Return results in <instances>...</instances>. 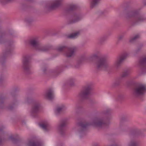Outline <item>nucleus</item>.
<instances>
[{
	"label": "nucleus",
	"instance_id": "nucleus-39",
	"mask_svg": "<svg viewBox=\"0 0 146 146\" xmlns=\"http://www.w3.org/2000/svg\"><path fill=\"white\" fill-rule=\"evenodd\" d=\"M26 1L31 2H32L34 1L35 0H25Z\"/></svg>",
	"mask_w": 146,
	"mask_h": 146
},
{
	"label": "nucleus",
	"instance_id": "nucleus-17",
	"mask_svg": "<svg viewBox=\"0 0 146 146\" xmlns=\"http://www.w3.org/2000/svg\"><path fill=\"white\" fill-rule=\"evenodd\" d=\"M40 126L45 131H48L51 128L50 124L47 122H45L40 124Z\"/></svg>",
	"mask_w": 146,
	"mask_h": 146
},
{
	"label": "nucleus",
	"instance_id": "nucleus-19",
	"mask_svg": "<svg viewBox=\"0 0 146 146\" xmlns=\"http://www.w3.org/2000/svg\"><path fill=\"white\" fill-rule=\"evenodd\" d=\"M79 34L80 32L79 31H77L69 35H68V38L71 39H75L78 37Z\"/></svg>",
	"mask_w": 146,
	"mask_h": 146
},
{
	"label": "nucleus",
	"instance_id": "nucleus-3",
	"mask_svg": "<svg viewBox=\"0 0 146 146\" xmlns=\"http://www.w3.org/2000/svg\"><path fill=\"white\" fill-rule=\"evenodd\" d=\"M91 58H97V60L96 64L97 68L98 69H106L108 68L110 64L104 58H98L97 55L94 54L92 55Z\"/></svg>",
	"mask_w": 146,
	"mask_h": 146
},
{
	"label": "nucleus",
	"instance_id": "nucleus-24",
	"mask_svg": "<svg viewBox=\"0 0 146 146\" xmlns=\"http://www.w3.org/2000/svg\"><path fill=\"white\" fill-rule=\"evenodd\" d=\"M128 146H139V143L135 139L132 140L129 143Z\"/></svg>",
	"mask_w": 146,
	"mask_h": 146
},
{
	"label": "nucleus",
	"instance_id": "nucleus-42",
	"mask_svg": "<svg viewBox=\"0 0 146 146\" xmlns=\"http://www.w3.org/2000/svg\"><path fill=\"white\" fill-rule=\"evenodd\" d=\"M119 83H117V82H115V84H117L116 85H115V86H116V85H119Z\"/></svg>",
	"mask_w": 146,
	"mask_h": 146
},
{
	"label": "nucleus",
	"instance_id": "nucleus-40",
	"mask_svg": "<svg viewBox=\"0 0 146 146\" xmlns=\"http://www.w3.org/2000/svg\"><path fill=\"white\" fill-rule=\"evenodd\" d=\"M104 13V11H101V12L100 13V15H103V14Z\"/></svg>",
	"mask_w": 146,
	"mask_h": 146
},
{
	"label": "nucleus",
	"instance_id": "nucleus-1",
	"mask_svg": "<svg viewBox=\"0 0 146 146\" xmlns=\"http://www.w3.org/2000/svg\"><path fill=\"white\" fill-rule=\"evenodd\" d=\"M111 111L110 109H108L101 113L98 117L94 118L92 122L88 123L86 122H80L78 124V131L80 136L85 135L87 131V128L91 125L99 128L105 127L110 124L109 119L107 117V115Z\"/></svg>",
	"mask_w": 146,
	"mask_h": 146
},
{
	"label": "nucleus",
	"instance_id": "nucleus-41",
	"mask_svg": "<svg viewBox=\"0 0 146 146\" xmlns=\"http://www.w3.org/2000/svg\"><path fill=\"white\" fill-rule=\"evenodd\" d=\"M9 109L10 110H12V107H9Z\"/></svg>",
	"mask_w": 146,
	"mask_h": 146
},
{
	"label": "nucleus",
	"instance_id": "nucleus-25",
	"mask_svg": "<svg viewBox=\"0 0 146 146\" xmlns=\"http://www.w3.org/2000/svg\"><path fill=\"white\" fill-rule=\"evenodd\" d=\"M8 45L9 47V49L6 51L5 53V55H8L10 54L12 50L11 44L10 43L8 42Z\"/></svg>",
	"mask_w": 146,
	"mask_h": 146
},
{
	"label": "nucleus",
	"instance_id": "nucleus-14",
	"mask_svg": "<svg viewBox=\"0 0 146 146\" xmlns=\"http://www.w3.org/2000/svg\"><path fill=\"white\" fill-rule=\"evenodd\" d=\"M43 96L45 98L49 100H52L54 97V92L51 89L46 90Z\"/></svg>",
	"mask_w": 146,
	"mask_h": 146
},
{
	"label": "nucleus",
	"instance_id": "nucleus-26",
	"mask_svg": "<svg viewBox=\"0 0 146 146\" xmlns=\"http://www.w3.org/2000/svg\"><path fill=\"white\" fill-rule=\"evenodd\" d=\"M63 68L64 67L63 66H60L57 67L53 72L56 73L59 72L63 70Z\"/></svg>",
	"mask_w": 146,
	"mask_h": 146
},
{
	"label": "nucleus",
	"instance_id": "nucleus-23",
	"mask_svg": "<svg viewBox=\"0 0 146 146\" xmlns=\"http://www.w3.org/2000/svg\"><path fill=\"white\" fill-rule=\"evenodd\" d=\"M127 129V126L124 123H121L119 127V130L122 131H126Z\"/></svg>",
	"mask_w": 146,
	"mask_h": 146
},
{
	"label": "nucleus",
	"instance_id": "nucleus-29",
	"mask_svg": "<svg viewBox=\"0 0 146 146\" xmlns=\"http://www.w3.org/2000/svg\"><path fill=\"white\" fill-rule=\"evenodd\" d=\"M107 38L106 36H104L100 38L99 40V42L102 43L106 41L107 39Z\"/></svg>",
	"mask_w": 146,
	"mask_h": 146
},
{
	"label": "nucleus",
	"instance_id": "nucleus-5",
	"mask_svg": "<svg viewBox=\"0 0 146 146\" xmlns=\"http://www.w3.org/2000/svg\"><path fill=\"white\" fill-rule=\"evenodd\" d=\"M91 89V86L90 84H88L84 86L78 94V98L81 100L87 98L90 93Z\"/></svg>",
	"mask_w": 146,
	"mask_h": 146
},
{
	"label": "nucleus",
	"instance_id": "nucleus-20",
	"mask_svg": "<svg viewBox=\"0 0 146 146\" xmlns=\"http://www.w3.org/2000/svg\"><path fill=\"white\" fill-rule=\"evenodd\" d=\"M130 74V72L129 70H124L122 73L120 79L125 78L128 76Z\"/></svg>",
	"mask_w": 146,
	"mask_h": 146
},
{
	"label": "nucleus",
	"instance_id": "nucleus-13",
	"mask_svg": "<svg viewBox=\"0 0 146 146\" xmlns=\"http://www.w3.org/2000/svg\"><path fill=\"white\" fill-rule=\"evenodd\" d=\"M138 65L141 68L142 73L146 71V56L140 59Z\"/></svg>",
	"mask_w": 146,
	"mask_h": 146
},
{
	"label": "nucleus",
	"instance_id": "nucleus-34",
	"mask_svg": "<svg viewBox=\"0 0 146 146\" xmlns=\"http://www.w3.org/2000/svg\"><path fill=\"white\" fill-rule=\"evenodd\" d=\"M9 139L13 141H14L15 140V138L13 135L10 136L9 137Z\"/></svg>",
	"mask_w": 146,
	"mask_h": 146
},
{
	"label": "nucleus",
	"instance_id": "nucleus-43",
	"mask_svg": "<svg viewBox=\"0 0 146 146\" xmlns=\"http://www.w3.org/2000/svg\"><path fill=\"white\" fill-rule=\"evenodd\" d=\"M30 100V99H29V98H27V102H29V100Z\"/></svg>",
	"mask_w": 146,
	"mask_h": 146
},
{
	"label": "nucleus",
	"instance_id": "nucleus-2",
	"mask_svg": "<svg viewBox=\"0 0 146 146\" xmlns=\"http://www.w3.org/2000/svg\"><path fill=\"white\" fill-rule=\"evenodd\" d=\"M141 8L125 9L123 13L127 19H134L131 21V26L134 27L140 23L146 21V16L145 15H140Z\"/></svg>",
	"mask_w": 146,
	"mask_h": 146
},
{
	"label": "nucleus",
	"instance_id": "nucleus-35",
	"mask_svg": "<svg viewBox=\"0 0 146 146\" xmlns=\"http://www.w3.org/2000/svg\"><path fill=\"white\" fill-rule=\"evenodd\" d=\"M142 45L140 47H138L137 48V49L135 50V52H137L139 51L140 50L142 47Z\"/></svg>",
	"mask_w": 146,
	"mask_h": 146
},
{
	"label": "nucleus",
	"instance_id": "nucleus-21",
	"mask_svg": "<svg viewBox=\"0 0 146 146\" xmlns=\"http://www.w3.org/2000/svg\"><path fill=\"white\" fill-rule=\"evenodd\" d=\"M28 145L29 146H42V145L38 141H31L29 142Z\"/></svg>",
	"mask_w": 146,
	"mask_h": 146
},
{
	"label": "nucleus",
	"instance_id": "nucleus-16",
	"mask_svg": "<svg viewBox=\"0 0 146 146\" xmlns=\"http://www.w3.org/2000/svg\"><path fill=\"white\" fill-rule=\"evenodd\" d=\"M78 6L75 5H71L66 8L65 10V13L68 14L76 10L78 8Z\"/></svg>",
	"mask_w": 146,
	"mask_h": 146
},
{
	"label": "nucleus",
	"instance_id": "nucleus-31",
	"mask_svg": "<svg viewBox=\"0 0 146 146\" xmlns=\"http://www.w3.org/2000/svg\"><path fill=\"white\" fill-rule=\"evenodd\" d=\"M113 27H121V24L119 22H116L113 23Z\"/></svg>",
	"mask_w": 146,
	"mask_h": 146
},
{
	"label": "nucleus",
	"instance_id": "nucleus-28",
	"mask_svg": "<svg viewBox=\"0 0 146 146\" xmlns=\"http://www.w3.org/2000/svg\"><path fill=\"white\" fill-rule=\"evenodd\" d=\"M75 81V79L73 78H70L68 80V84L70 85H72L74 84V82Z\"/></svg>",
	"mask_w": 146,
	"mask_h": 146
},
{
	"label": "nucleus",
	"instance_id": "nucleus-22",
	"mask_svg": "<svg viewBox=\"0 0 146 146\" xmlns=\"http://www.w3.org/2000/svg\"><path fill=\"white\" fill-rule=\"evenodd\" d=\"M100 0H90L91 7L93 8L95 7L98 4Z\"/></svg>",
	"mask_w": 146,
	"mask_h": 146
},
{
	"label": "nucleus",
	"instance_id": "nucleus-6",
	"mask_svg": "<svg viewBox=\"0 0 146 146\" xmlns=\"http://www.w3.org/2000/svg\"><path fill=\"white\" fill-rule=\"evenodd\" d=\"M146 92V87L143 84H140L137 85L134 88L133 94L135 96L143 95Z\"/></svg>",
	"mask_w": 146,
	"mask_h": 146
},
{
	"label": "nucleus",
	"instance_id": "nucleus-7",
	"mask_svg": "<svg viewBox=\"0 0 146 146\" xmlns=\"http://www.w3.org/2000/svg\"><path fill=\"white\" fill-rule=\"evenodd\" d=\"M23 68L25 74H28L31 73V65L29 57H25L24 58L23 61Z\"/></svg>",
	"mask_w": 146,
	"mask_h": 146
},
{
	"label": "nucleus",
	"instance_id": "nucleus-30",
	"mask_svg": "<svg viewBox=\"0 0 146 146\" xmlns=\"http://www.w3.org/2000/svg\"><path fill=\"white\" fill-rule=\"evenodd\" d=\"M28 7L27 5L25 3H23L21 5V8L23 10H25Z\"/></svg>",
	"mask_w": 146,
	"mask_h": 146
},
{
	"label": "nucleus",
	"instance_id": "nucleus-10",
	"mask_svg": "<svg viewBox=\"0 0 146 146\" xmlns=\"http://www.w3.org/2000/svg\"><path fill=\"white\" fill-rule=\"evenodd\" d=\"M82 18V16L80 13H74L71 16L66 23V24H72L78 22L80 21Z\"/></svg>",
	"mask_w": 146,
	"mask_h": 146
},
{
	"label": "nucleus",
	"instance_id": "nucleus-11",
	"mask_svg": "<svg viewBox=\"0 0 146 146\" xmlns=\"http://www.w3.org/2000/svg\"><path fill=\"white\" fill-rule=\"evenodd\" d=\"M62 0H55L54 4L50 6H46L45 10L46 12H50L54 10L59 7L61 4Z\"/></svg>",
	"mask_w": 146,
	"mask_h": 146
},
{
	"label": "nucleus",
	"instance_id": "nucleus-32",
	"mask_svg": "<svg viewBox=\"0 0 146 146\" xmlns=\"http://www.w3.org/2000/svg\"><path fill=\"white\" fill-rule=\"evenodd\" d=\"M81 65V62H78L75 65V67L76 68H78Z\"/></svg>",
	"mask_w": 146,
	"mask_h": 146
},
{
	"label": "nucleus",
	"instance_id": "nucleus-37",
	"mask_svg": "<svg viewBox=\"0 0 146 146\" xmlns=\"http://www.w3.org/2000/svg\"><path fill=\"white\" fill-rule=\"evenodd\" d=\"M143 3L144 5H146V0H143Z\"/></svg>",
	"mask_w": 146,
	"mask_h": 146
},
{
	"label": "nucleus",
	"instance_id": "nucleus-36",
	"mask_svg": "<svg viewBox=\"0 0 146 146\" xmlns=\"http://www.w3.org/2000/svg\"><path fill=\"white\" fill-rule=\"evenodd\" d=\"M123 36L120 35L119 37V40H121L123 38Z\"/></svg>",
	"mask_w": 146,
	"mask_h": 146
},
{
	"label": "nucleus",
	"instance_id": "nucleus-4",
	"mask_svg": "<svg viewBox=\"0 0 146 146\" xmlns=\"http://www.w3.org/2000/svg\"><path fill=\"white\" fill-rule=\"evenodd\" d=\"M29 44L39 51L44 52L48 50V48L42 46L39 42L38 38L36 37L31 39L29 42Z\"/></svg>",
	"mask_w": 146,
	"mask_h": 146
},
{
	"label": "nucleus",
	"instance_id": "nucleus-44",
	"mask_svg": "<svg viewBox=\"0 0 146 146\" xmlns=\"http://www.w3.org/2000/svg\"><path fill=\"white\" fill-rule=\"evenodd\" d=\"M45 69L43 70V71L45 72Z\"/></svg>",
	"mask_w": 146,
	"mask_h": 146
},
{
	"label": "nucleus",
	"instance_id": "nucleus-18",
	"mask_svg": "<svg viewBox=\"0 0 146 146\" xmlns=\"http://www.w3.org/2000/svg\"><path fill=\"white\" fill-rule=\"evenodd\" d=\"M140 37V35H136L130 37L129 40V42L130 43H133L139 39Z\"/></svg>",
	"mask_w": 146,
	"mask_h": 146
},
{
	"label": "nucleus",
	"instance_id": "nucleus-8",
	"mask_svg": "<svg viewBox=\"0 0 146 146\" xmlns=\"http://www.w3.org/2000/svg\"><path fill=\"white\" fill-rule=\"evenodd\" d=\"M60 52L65 51V55L68 57L72 56L74 54L76 48L75 47H67L66 46H59L57 49Z\"/></svg>",
	"mask_w": 146,
	"mask_h": 146
},
{
	"label": "nucleus",
	"instance_id": "nucleus-9",
	"mask_svg": "<svg viewBox=\"0 0 146 146\" xmlns=\"http://www.w3.org/2000/svg\"><path fill=\"white\" fill-rule=\"evenodd\" d=\"M127 55V53H125L117 57L113 64L114 67L115 69H117L120 67Z\"/></svg>",
	"mask_w": 146,
	"mask_h": 146
},
{
	"label": "nucleus",
	"instance_id": "nucleus-15",
	"mask_svg": "<svg viewBox=\"0 0 146 146\" xmlns=\"http://www.w3.org/2000/svg\"><path fill=\"white\" fill-rule=\"evenodd\" d=\"M67 123V121L66 119L62 120L61 121L59 125L58 129L60 133L62 134L64 131V127L66 126Z\"/></svg>",
	"mask_w": 146,
	"mask_h": 146
},
{
	"label": "nucleus",
	"instance_id": "nucleus-33",
	"mask_svg": "<svg viewBox=\"0 0 146 146\" xmlns=\"http://www.w3.org/2000/svg\"><path fill=\"white\" fill-rule=\"evenodd\" d=\"M33 20L31 18L28 19L26 20V21L28 23H31L33 21Z\"/></svg>",
	"mask_w": 146,
	"mask_h": 146
},
{
	"label": "nucleus",
	"instance_id": "nucleus-27",
	"mask_svg": "<svg viewBox=\"0 0 146 146\" xmlns=\"http://www.w3.org/2000/svg\"><path fill=\"white\" fill-rule=\"evenodd\" d=\"M63 107H59L57 108L56 110L55 113L56 114H58L61 112L63 110Z\"/></svg>",
	"mask_w": 146,
	"mask_h": 146
},
{
	"label": "nucleus",
	"instance_id": "nucleus-38",
	"mask_svg": "<svg viewBox=\"0 0 146 146\" xmlns=\"http://www.w3.org/2000/svg\"><path fill=\"white\" fill-rule=\"evenodd\" d=\"M3 40V37L1 36L0 37V43L2 42Z\"/></svg>",
	"mask_w": 146,
	"mask_h": 146
},
{
	"label": "nucleus",
	"instance_id": "nucleus-12",
	"mask_svg": "<svg viewBox=\"0 0 146 146\" xmlns=\"http://www.w3.org/2000/svg\"><path fill=\"white\" fill-rule=\"evenodd\" d=\"M40 107V104L38 103H34L33 104L31 111V116L34 117H36L37 114L39 111Z\"/></svg>",
	"mask_w": 146,
	"mask_h": 146
}]
</instances>
